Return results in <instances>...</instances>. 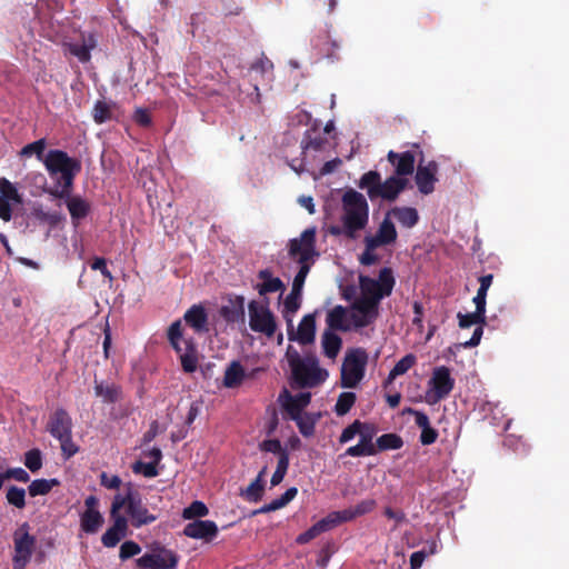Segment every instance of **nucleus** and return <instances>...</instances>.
<instances>
[{"instance_id": "51", "label": "nucleus", "mask_w": 569, "mask_h": 569, "mask_svg": "<svg viewBox=\"0 0 569 569\" xmlns=\"http://www.w3.org/2000/svg\"><path fill=\"white\" fill-rule=\"evenodd\" d=\"M132 470L134 473H142L147 478H154L159 475L154 463L140 460L133 463Z\"/></svg>"}, {"instance_id": "57", "label": "nucleus", "mask_w": 569, "mask_h": 569, "mask_svg": "<svg viewBox=\"0 0 569 569\" xmlns=\"http://www.w3.org/2000/svg\"><path fill=\"white\" fill-rule=\"evenodd\" d=\"M139 552H140V547L132 541L123 542L120 548V557L122 559L130 558Z\"/></svg>"}, {"instance_id": "28", "label": "nucleus", "mask_w": 569, "mask_h": 569, "mask_svg": "<svg viewBox=\"0 0 569 569\" xmlns=\"http://www.w3.org/2000/svg\"><path fill=\"white\" fill-rule=\"evenodd\" d=\"M441 548L440 540L436 537H432L427 541V543L418 551H415L410 556V569H420L425 562V560L436 555Z\"/></svg>"}, {"instance_id": "2", "label": "nucleus", "mask_w": 569, "mask_h": 569, "mask_svg": "<svg viewBox=\"0 0 569 569\" xmlns=\"http://www.w3.org/2000/svg\"><path fill=\"white\" fill-rule=\"evenodd\" d=\"M109 518L112 525L104 533H126L129 523L134 528H140L157 519L142 503L139 493L131 490L126 495L114 496Z\"/></svg>"}, {"instance_id": "6", "label": "nucleus", "mask_w": 569, "mask_h": 569, "mask_svg": "<svg viewBox=\"0 0 569 569\" xmlns=\"http://www.w3.org/2000/svg\"><path fill=\"white\" fill-rule=\"evenodd\" d=\"M286 358L291 370L292 385L298 388H315L328 377L327 370L319 367L315 355L302 358L292 346H289Z\"/></svg>"}, {"instance_id": "60", "label": "nucleus", "mask_w": 569, "mask_h": 569, "mask_svg": "<svg viewBox=\"0 0 569 569\" xmlns=\"http://www.w3.org/2000/svg\"><path fill=\"white\" fill-rule=\"evenodd\" d=\"M408 412L415 416V423L420 429H423V428H427L430 426L429 417L425 412L416 410V409H411V408L408 409Z\"/></svg>"}, {"instance_id": "10", "label": "nucleus", "mask_w": 569, "mask_h": 569, "mask_svg": "<svg viewBox=\"0 0 569 569\" xmlns=\"http://www.w3.org/2000/svg\"><path fill=\"white\" fill-rule=\"evenodd\" d=\"M51 547L52 543L46 536H19L16 540L13 569H24L32 556L42 559Z\"/></svg>"}, {"instance_id": "38", "label": "nucleus", "mask_w": 569, "mask_h": 569, "mask_svg": "<svg viewBox=\"0 0 569 569\" xmlns=\"http://www.w3.org/2000/svg\"><path fill=\"white\" fill-rule=\"evenodd\" d=\"M58 485L59 481L57 479H36L29 485L28 492L31 497L44 496Z\"/></svg>"}, {"instance_id": "30", "label": "nucleus", "mask_w": 569, "mask_h": 569, "mask_svg": "<svg viewBox=\"0 0 569 569\" xmlns=\"http://www.w3.org/2000/svg\"><path fill=\"white\" fill-rule=\"evenodd\" d=\"M389 217H393L405 228H413L419 221L417 209L411 207H393L388 212Z\"/></svg>"}, {"instance_id": "49", "label": "nucleus", "mask_w": 569, "mask_h": 569, "mask_svg": "<svg viewBox=\"0 0 569 569\" xmlns=\"http://www.w3.org/2000/svg\"><path fill=\"white\" fill-rule=\"evenodd\" d=\"M33 216L41 222H47L51 227L58 226L62 216L59 212L44 211L42 208H33Z\"/></svg>"}, {"instance_id": "45", "label": "nucleus", "mask_w": 569, "mask_h": 569, "mask_svg": "<svg viewBox=\"0 0 569 569\" xmlns=\"http://www.w3.org/2000/svg\"><path fill=\"white\" fill-rule=\"evenodd\" d=\"M264 469L258 475V477L247 487V489L242 492L249 501H258L262 497L263 492V482L262 475Z\"/></svg>"}, {"instance_id": "11", "label": "nucleus", "mask_w": 569, "mask_h": 569, "mask_svg": "<svg viewBox=\"0 0 569 569\" xmlns=\"http://www.w3.org/2000/svg\"><path fill=\"white\" fill-rule=\"evenodd\" d=\"M368 365V353L362 348L351 349L346 353L341 366L340 386L356 388L363 379Z\"/></svg>"}, {"instance_id": "14", "label": "nucleus", "mask_w": 569, "mask_h": 569, "mask_svg": "<svg viewBox=\"0 0 569 569\" xmlns=\"http://www.w3.org/2000/svg\"><path fill=\"white\" fill-rule=\"evenodd\" d=\"M209 513L208 507L199 500L191 502L183 509L184 519H194L186 526L182 533H218V526L211 520H199L197 518L204 517Z\"/></svg>"}, {"instance_id": "52", "label": "nucleus", "mask_w": 569, "mask_h": 569, "mask_svg": "<svg viewBox=\"0 0 569 569\" xmlns=\"http://www.w3.org/2000/svg\"><path fill=\"white\" fill-rule=\"evenodd\" d=\"M132 119L138 126L143 128H148L152 123L151 116L144 108H137L133 112Z\"/></svg>"}, {"instance_id": "16", "label": "nucleus", "mask_w": 569, "mask_h": 569, "mask_svg": "<svg viewBox=\"0 0 569 569\" xmlns=\"http://www.w3.org/2000/svg\"><path fill=\"white\" fill-rule=\"evenodd\" d=\"M99 507L98 497L90 495L84 499V510L80 513V527L83 532L94 533L102 528L104 517Z\"/></svg>"}, {"instance_id": "40", "label": "nucleus", "mask_w": 569, "mask_h": 569, "mask_svg": "<svg viewBox=\"0 0 569 569\" xmlns=\"http://www.w3.org/2000/svg\"><path fill=\"white\" fill-rule=\"evenodd\" d=\"M356 400L357 396L355 392L348 391L340 393L335 405L336 415L340 417L347 415L353 407Z\"/></svg>"}, {"instance_id": "44", "label": "nucleus", "mask_w": 569, "mask_h": 569, "mask_svg": "<svg viewBox=\"0 0 569 569\" xmlns=\"http://www.w3.org/2000/svg\"><path fill=\"white\" fill-rule=\"evenodd\" d=\"M313 133H316V130H308L301 141V147L303 150L312 149L316 151H319L323 148V146L327 142V139L322 137L321 134H316L313 137Z\"/></svg>"}, {"instance_id": "37", "label": "nucleus", "mask_w": 569, "mask_h": 569, "mask_svg": "<svg viewBox=\"0 0 569 569\" xmlns=\"http://www.w3.org/2000/svg\"><path fill=\"white\" fill-rule=\"evenodd\" d=\"M403 446V440L397 433H385L376 441L377 453L386 450H397Z\"/></svg>"}, {"instance_id": "33", "label": "nucleus", "mask_w": 569, "mask_h": 569, "mask_svg": "<svg viewBox=\"0 0 569 569\" xmlns=\"http://www.w3.org/2000/svg\"><path fill=\"white\" fill-rule=\"evenodd\" d=\"M244 379V369L239 361H232L224 371L223 386L233 388L239 386Z\"/></svg>"}, {"instance_id": "22", "label": "nucleus", "mask_w": 569, "mask_h": 569, "mask_svg": "<svg viewBox=\"0 0 569 569\" xmlns=\"http://www.w3.org/2000/svg\"><path fill=\"white\" fill-rule=\"evenodd\" d=\"M219 315L227 323H240L243 326L246 322L244 297L230 295L228 302L221 306Z\"/></svg>"}, {"instance_id": "1", "label": "nucleus", "mask_w": 569, "mask_h": 569, "mask_svg": "<svg viewBox=\"0 0 569 569\" xmlns=\"http://www.w3.org/2000/svg\"><path fill=\"white\" fill-rule=\"evenodd\" d=\"M316 233L315 227L308 228L302 231L300 238H295L289 241L288 250L291 258H298L300 264L299 271L293 278L292 288L290 293L286 297L283 306L284 312L296 313L300 308V298L306 278L310 271L309 261L319 256L316 250Z\"/></svg>"}, {"instance_id": "19", "label": "nucleus", "mask_w": 569, "mask_h": 569, "mask_svg": "<svg viewBox=\"0 0 569 569\" xmlns=\"http://www.w3.org/2000/svg\"><path fill=\"white\" fill-rule=\"evenodd\" d=\"M376 427L372 423L365 422L363 428L358 433L359 442L355 446L349 447L343 456L349 457H366L377 455L376 443L373 438L376 436Z\"/></svg>"}, {"instance_id": "55", "label": "nucleus", "mask_w": 569, "mask_h": 569, "mask_svg": "<svg viewBox=\"0 0 569 569\" xmlns=\"http://www.w3.org/2000/svg\"><path fill=\"white\" fill-rule=\"evenodd\" d=\"M7 479H14L20 482H28L30 480L29 473L21 467L9 468L6 471Z\"/></svg>"}, {"instance_id": "21", "label": "nucleus", "mask_w": 569, "mask_h": 569, "mask_svg": "<svg viewBox=\"0 0 569 569\" xmlns=\"http://www.w3.org/2000/svg\"><path fill=\"white\" fill-rule=\"evenodd\" d=\"M316 338V316L309 313L301 319L297 332L292 328L291 320H289L288 339L297 340L300 345L307 346L315 341Z\"/></svg>"}, {"instance_id": "7", "label": "nucleus", "mask_w": 569, "mask_h": 569, "mask_svg": "<svg viewBox=\"0 0 569 569\" xmlns=\"http://www.w3.org/2000/svg\"><path fill=\"white\" fill-rule=\"evenodd\" d=\"M167 338L180 360L183 372L193 373L198 368L201 356L193 337L183 336L181 319L169 326Z\"/></svg>"}, {"instance_id": "5", "label": "nucleus", "mask_w": 569, "mask_h": 569, "mask_svg": "<svg viewBox=\"0 0 569 569\" xmlns=\"http://www.w3.org/2000/svg\"><path fill=\"white\" fill-rule=\"evenodd\" d=\"M43 164L51 178L58 179L57 183L44 192L53 198H64L71 193L76 176L81 171V162L68 156L63 150L51 149L47 152Z\"/></svg>"}, {"instance_id": "42", "label": "nucleus", "mask_w": 569, "mask_h": 569, "mask_svg": "<svg viewBox=\"0 0 569 569\" xmlns=\"http://www.w3.org/2000/svg\"><path fill=\"white\" fill-rule=\"evenodd\" d=\"M46 147H47V140L44 138H41L39 140H36L31 143L26 144L21 149L20 156L21 157H31L34 154L39 161L43 162V159L46 157L44 156Z\"/></svg>"}, {"instance_id": "39", "label": "nucleus", "mask_w": 569, "mask_h": 569, "mask_svg": "<svg viewBox=\"0 0 569 569\" xmlns=\"http://www.w3.org/2000/svg\"><path fill=\"white\" fill-rule=\"evenodd\" d=\"M93 121L98 124H102L112 119V108L104 100L96 101L92 109Z\"/></svg>"}, {"instance_id": "31", "label": "nucleus", "mask_w": 569, "mask_h": 569, "mask_svg": "<svg viewBox=\"0 0 569 569\" xmlns=\"http://www.w3.org/2000/svg\"><path fill=\"white\" fill-rule=\"evenodd\" d=\"M94 393L97 397H100L104 403H114L122 398V390L116 383L94 381Z\"/></svg>"}, {"instance_id": "3", "label": "nucleus", "mask_w": 569, "mask_h": 569, "mask_svg": "<svg viewBox=\"0 0 569 569\" xmlns=\"http://www.w3.org/2000/svg\"><path fill=\"white\" fill-rule=\"evenodd\" d=\"M341 223L329 226L328 232L335 237L356 240L369 222V204L367 199L362 193L348 189L341 198Z\"/></svg>"}, {"instance_id": "15", "label": "nucleus", "mask_w": 569, "mask_h": 569, "mask_svg": "<svg viewBox=\"0 0 569 569\" xmlns=\"http://www.w3.org/2000/svg\"><path fill=\"white\" fill-rule=\"evenodd\" d=\"M429 387L426 395L428 403L436 405L447 398L455 387V379L451 377L449 368L446 366L435 368Z\"/></svg>"}, {"instance_id": "59", "label": "nucleus", "mask_w": 569, "mask_h": 569, "mask_svg": "<svg viewBox=\"0 0 569 569\" xmlns=\"http://www.w3.org/2000/svg\"><path fill=\"white\" fill-rule=\"evenodd\" d=\"M412 309H413V313H415V317L412 319V325L415 327H417L419 330H422L423 329V321H422L423 306L421 302L415 301L412 305Z\"/></svg>"}, {"instance_id": "64", "label": "nucleus", "mask_w": 569, "mask_h": 569, "mask_svg": "<svg viewBox=\"0 0 569 569\" xmlns=\"http://www.w3.org/2000/svg\"><path fill=\"white\" fill-rule=\"evenodd\" d=\"M482 333H483L482 325H478L477 328L473 330L471 338L468 341L463 342V347L465 348L477 347L480 343Z\"/></svg>"}, {"instance_id": "41", "label": "nucleus", "mask_w": 569, "mask_h": 569, "mask_svg": "<svg viewBox=\"0 0 569 569\" xmlns=\"http://www.w3.org/2000/svg\"><path fill=\"white\" fill-rule=\"evenodd\" d=\"M0 198L18 204L22 203L23 200L16 186L7 178H0Z\"/></svg>"}, {"instance_id": "9", "label": "nucleus", "mask_w": 569, "mask_h": 569, "mask_svg": "<svg viewBox=\"0 0 569 569\" xmlns=\"http://www.w3.org/2000/svg\"><path fill=\"white\" fill-rule=\"evenodd\" d=\"M47 430L60 442L64 459H70L79 451V447L72 440V419L63 408H58L50 416Z\"/></svg>"}, {"instance_id": "27", "label": "nucleus", "mask_w": 569, "mask_h": 569, "mask_svg": "<svg viewBox=\"0 0 569 569\" xmlns=\"http://www.w3.org/2000/svg\"><path fill=\"white\" fill-rule=\"evenodd\" d=\"M64 200L66 206L68 208V211L70 213L72 223L77 226L80 220L84 219L89 212H90V203L86 199H83L80 196H71L68 194L64 198H61Z\"/></svg>"}, {"instance_id": "54", "label": "nucleus", "mask_w": 569, "mask_h": 569, "mask_svg": "<svg viewBox=\"0 0 569 569\" xmlns=\"http://www.w3.org/2000/svg\"><path fill=\"white\" fill-rule=\"evenodd\" d=\"M69 50L81 62H88L91 58L90 48L86 44H71Z\"/></svg>"}, {"instance_id": "13", "label": "nucleus", "mask_w": 569, "mask_h": 569, "mask_svg": "<svg viewBox=\"0 0 569 569\" xmlns=\"http://www.w3.org/2000/svg\"><path fill=\"white\" fill-rule=\"evenodd\" d=\"M249 327L252 331L262 333L268 338L277 331L276 316L269 308V299L262 301L251 300L248 303Z\"/></svg>"}, {"instance_id": "36", "label": "nucleus", "mask_w": 569, "mask_h": 569, "mask_svg": "<svg viewBox=\"0 0 569 569\" xmlns=\"http://www.w3.org/2000/svg\"><path fill=\"white\" fill-rule=\"evenodd\" d=\"M297 493H298V489L296 487H291V488L287 489L286 492L283 495H281L279 498L273 499L271 502L261 507L259 512H270V511L281 509L284 506H287L291 500H293L296 498Z\"/></svg>"}, {"instance_id": "63", "label": "nucleus", "mask_w": 569, "mask_h": 569, "mask_svg": "<svg viewBox=\"0 0 569 569\" xmlns=\"http://www.w3.org/2000/svg\"><path fill=\"white\" fill-rule=\"evenodd\" d=\"M251 68L256 71H260L261 73H266L272 70L273 63L267 57H261L252 64Z\"/></svg>"}, {"instance_id": "62", "label": "nucleus", "mask_w": 569, "mask_h": 569, "mask_svg": "<svg viewBox=\"0 0 569 569\" xmlns=\"http://www.w3.org/2000/svg\"><path fill=\"white\" fill-rule=\"evenodd\" d=\"M351 320L356 328H365L371 325L375 320L363 316L362 313L355 311L351 313Z\"/></svg>"}, {"instance_id": "34", "label": "nucleus", "mask_w": 569, "mask_h": 569, "mask_svg": "<svg viewBox=\"0 0 569 569\" xmlns=\"http://www.w3.org/2000/svg\"><path fill=\"white\" fill-rule=\"evenodd\" d=\"M417 358L413 353H408L402 357L390 370L386 381L385 387L391 383L398 376L405 375L416 365Z\"/></svg>"}, {"instance_id": "47", "label": "nucleus", "mask_w": 569, "mask_h": 569, "mask_svg": "<svg viewBox=\"0 0 569 569\" xmlns=\"http://www.w3.org/2000/svg\"><path fill=\"white\" fill-rule=\"evenodd\" d=\"M24 466L31 471L37 472L42 468V453L38 448H33L24 453Z\"/></svg>"}, {"instance_id": "17", "label": "nucleus", "mask_w": 569, "mask_h": 569, "mask_svg": "<svg viewBox=\"0 0 569 569\" xmlns=\"http://www.w3.org/2000/svg\"><path fill=\"white\" fill-rule=\"evenodd\" d=\"M278 401L283 410L284 419L291 420L306 413L305 409L310 405L311 393L299 392L297 395H291L287 389H283L279 395Z\"/></svg>"}, {"instance_id": "43", "label": "nucleus", "mask_w": 569, "mask_h": 569, "mask_svg": "<svg viewBox=\"0 0 569 569\" xmlns=\"http://www.w3.org/2000/svg\"><path fill=\"white\" fill-rule=\"evenodd\" d=\"M363 242H365V250L359 256L360 264L370 267V266L378 263L379 256L377 253H375V250L378 249L379 247L376 246L375 243H372V241L369 240L367 237H365Z\"/></svg>"}, {"instance_id": "50", "label": "nucleus", "mask_w": 569, "mask_h": 569, "mask_svg": "<svg viewBox=\"0 0 569 569\" xmlns=\"http://www.w3.org/2000/svg\"><path fill=\"white\" fill-rule=\"evenodd\" d=\"M365 422L360 420H355L352 423H350L348 427H346L340 437L339 442L340 443H347L351 441L363 428Z\"/></svg>"}, {"instance_id": "58", "label": "nucleus", "mask_w": 569, "mask_h": 569, "mask_svg": "<svg viewBox=\"0 0 569 569\" xmlns=\"http://www.w3.org/2000/svg\"><path fill=\"white\" fill-rule=\"evenodd\" d=\"M100 483L108 489H118L121 485V479L118 476H108L106 472H102Z\"/></svg>"}, {"instance_id": "53", "label": "nucleus", "mask_w": 569, "mask_h": 569, "mask_svg": "<svg viewBox=\"0 0 569 569\" xmlns=\"http://www.w3.org/2000/svg\"><path fill=\"white\" fill-rule=\"evenodd\" d=\"M260 450L264 452H271L276 455H281V452L287 451L282 448L280 440L278 439H267L260 443Z\"/></svg>"}, {"instance_id": "32", "label": "nucleus", "mask_w": 569, "mask_h": 569, "mask_svg": "<svg viewBox=\"0 0 569 569\" xmlns=\"http://www.w3.org/2000/svg\"><path fill=\"white\" fill-rule=\"evenodd\" d=\"M323 353L329 359H335L341 350L342 339L330 330H325L321 337Z\"/></svg>"}, {"instance_id": "4", "label": "nucleus", "mask_w": 569, "mask_h": 569, "mask_svg": "<svg viewBox=\"0 0 569 569\" xmlns=\"http://www.w3.org/2000/svg\"><path fill=\"white\" fill-rule=\"evenodd\" d=\"M395 284L393 270L389 267L380 269L378 279L360 274L361 296L352 303V310L376 320L379 316L380 301L392 293Z\"/></svg>"}, {"instance_id": "8", "label": "nucleus", "mask_w": 569, "mask_h": 569, "mask_svg": "<svg viewBox=\"0 0 569 569\" xmlns=\"http://www.w3.org/2000/svg\"><path fill=\"white\" fill-rule=\"evenodd\" d=\"M407 178L391 176L381 181V176L378 171L371 170L363 173L358 182L361 190H366L370 200L381 198L388 201H395L400 192L407 187Z\"/></svg>"}, {"instance_id": "26", "label": "nucleus", "mask_w": 569, "mask_h": 569, "mask_svg": "<svg viewBox=\"0 0 569 569\" xmlns=\"http://www.w3.org/2000/svg\"><path fill=\"white\" fill-rule=\"evenodd\" d=\"M257 277L261 280V282L257 283L254 289L259 292L260 296L283 291L286 289L282 280L278 277H273L272 271L268 268L260 270Z\"/></svg>"}, {"instance_id": "48", "label": "nucleus", "mask_w": 569, "mask_h": 569, "mask_svg": "<svg viewBox=\"0 0 569 569\" xmlns=\"http://www.w3.org/2000/svg\"><path fill=\"white\" fill-rule=\"evenodd\" d=\"M458 320H459V327L460 328H470L475 325H485L486 323V316L481 315L478 311L471 312V313H458Z\"/></svg>"}, {"instance_id": "46", "label": "nucleus", "mask_w": 569, "mask_h": 569, "mask_svg": "<svg viewBox=\"0 0 569 569\" xmlns=\"http://www.w3.org/2000/svg\"><path fill=\"white\" fill-rule=\"evenodd\" d=\"M9 505L23 509L26 507V490L17 486H10L6 495Z\"/></svg>"}, {"instance_id": "61", "label": "nucleus", "mask_w": 569, "mask_h": 569, "mask_svg": "<svg viewBox=\"0 0 569 569\" xmlns=\"http://www.w3.org/2000/svg\"><path fill=\"white\" fill-rule=\"evenodd\" d=\"M91 269L92 270H99L103 277L108 278V279H112V274L110 272V270L107 268V261L104 258H94V260L92 261L91 263Z\"/></svg>"}, {"instance_id": "29", "label": "nucleus", "mask_w": 569, "mask_h": 569, "mask_svg": "<svg viewBox=\"0 0 569 569\" xmlns=\"http://www.w3.org/2000/svg\"><path fill=\"white\" fill-rule=\"evenodd\" d=\"M347 309L343 306H336L328 311L326 322L328 326L327 330L330 331H348L350 326L347 322Z\"/></svg>"}, {"instance_id": "12", "label": "nucleus", "mask_w": 569, "mask_h": 569, "mask_svg": "<svg viewBox=\"0 0 569 569\" xmlns=\"http://www.w3.org/2000/svg\"><path fill=\"white\" fill-rule=\"evenodd\" d=\"M375 507L376 501L373 499H365L358 502L355 507L329 513L326 518H322L309 528L305 533H322L325 531L332 530L338 523L349 521L358 516L371 512Z\"/></svg>"}, {"instance_id": "35", "label": "nucleus", "mask_w": 569, "mask_h": 569, "mask_svg": "<svg viewBox=\"0 0 569 569\" xmlns=\"http://www.w3.org/2000/svg\"><path fill=\"white\" fill-rule=\"evenodd\" d=\"M318 419H319V415L306 412L303 415H300L299 418L291 419V420L296 422V425L299 429V432L303 437L309 438V437L313 436V433H315V428H316V423H317Z\"/></svg>"}, {"instance_id": "20", "label": "nucleus", "mask_w": 569, "mask_h": 569, "mask_svg": "<svg viewBox=\"0 0 569 569\" xmlns=\"http://www.w3.org/2000/svg\"><path fill=\"white\" fill-rule=\"evenodd\" d=\"M438 170L439 164L436 161L431 160L423 164V160H419L415 181L422 194H430L435 191V183L438 181Z\"/></svg>"}, {"instance_id": "18", "label": "nucleus", "mask_w": 569, "mask_h": 569, "mask_svg": "<svg viewBox=\"0 0 569 569\" xmlns=\"http://www.w3.org/2000/svg\"><path fill=\"white\" fill-rule=\"evenodd\" d=\"M177 563L176 553L164 548L153 549L138 559L141 569H176Z\"/></svg>"}, {"instance_id": "24", "label": "nucleus", "mask_w": 569, "mask_h": 569, "mask_svg": "<svg viewBox=\"0 0 569 569\" xmlns=\"http://www.w3.org/2000/svg\"><path fill=\"white\" fill-rule=\"evenodd\" d=\"M378 247H385L393 244L397 241L398 232L396 226L388 213L380 222L378 230L375 234L366 236Z\"/></svg>"}, {"instance_id": "25", "label": "nucleus", "mask_w": 569, "mask_h": 569, "mask_svg": "<svg viewBox=\"0 0 569 569\" xmlns=\"http://www.w3.org/2000/svg\"><path fill=\"white\" fill-rule=\"evenodd\" d=\"M183 320L194 332H208V313L203 306L192 305L183 315Z\"/></svg>"}, {"instance_id": "23", "label": "nucleus", "mask_w": 569, "mask_h": 569, "mask_svg": "<svg viewBox=\"0 0 569 569\" xmlns=\"http://www.w3.org/2000/svg\"><path fill=\"white\" fill-rule=\"evenodd\" d=\"M388 161L395 167L398 177L406 178L415 171L416 158L412 151L396 152L390 150L387 154Z\"/></svg>"}, {"instance_id": "56", "label": "nucleus", "mask_w": 569, "mask_h": 569, "mask_svg": "<svg viewBox=\"0 0 569 569\" xmlns=\"http://www.w3.org/2000/svg\"><path fill=\"white\" fill-rule=\"evenodd\" d=\"M437 438H438V431L435 428H432L431 426L421 429L420 442L423 446H429V445L435 443L437 441Z\"/></svg>"}]
</instances>
